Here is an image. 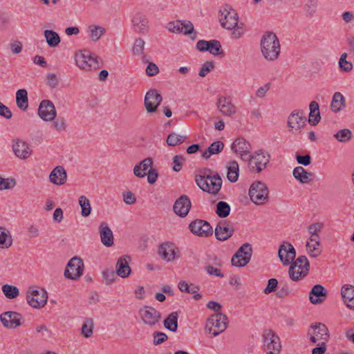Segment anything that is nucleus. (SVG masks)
<instances>
[{
  "label": "nucleus",
  "instance_id": "29",
  "mask_svg": "<svg viewBox=\"0 0 354 354\" xmlns=\"http://www.w3.org/2000/svg\"><path fill=\"white\" fill-rule=\"evenodd\" d=\"M149 21L147 17L141 13H137L132 19V24L135 31L145 34L149 28Z\"/></svg>",
  "mask_w": 354,
  "mask_h": 354
},
{
  "label": "nucleus",
  "instance_id": "63",
  "mask_svg": "<svg viewBox=\"0 0 354 354\" xmlns=\"http://www.w3.org/2000/svg\"><path fill=\"white\" fill-rule=\"evenodd\" d=\"M122 197L124 202L127 205H133L136 201L135 194L130 191L123 193Z\"/></svg>",
  "mask_w": 354,
  "mask_h": 354
},
{
  "label": "nucleus",
  "instance_id": "21",
  "mask_svg": "<svg viewBox=\"0 0 354 354\" xmlns=\"http://www.w3.org/2000/svg\"><path fill=\"white\" fill-rule=\"evenodd\" d=\"M162 100V95L156 89L147 91L145 97V105L147 112H155Z\"/></svg>",
  "mask_w": 354,
  "mask_h": 354
},
{
  "label": "nucleus",
  "instance_id": "48",
  "mask_svg": "<svg viewBox=\"0 0 354 354\" xmlns=\"http://www.w3.org/2000/svg\"><path fill=\"white\" fill-rule=\"evenodd\" d=\"M230 212V205L225 201H219L216 204V213L220 218H226Z\"/></svg>",
  "mask_w": 354,
  "mask_h": 354
},
{
  "label": "nucleus",
  "instance_id": "60",
  "mask_svg": "<svg viewBox=\"0 0 354 354\" xmlns=\"http://www.w3.org/2000/svg\"><path fill=\"white\" fill-rule=\"evenodd\" d=\"M153 336V344L158 345L165 342L167 339V335L162 332H154Z\"/></svg>",
  "mask_w": 354,
  "mask_h": 354
},
{
  "label": "nucleus",
  "instance_id": "12",
  "mask_svg": "<svg viewBox=\"0 0 354 354\" xmlns=\"http://www.w3.org/2000/svg\"><path fill=\"white\" fill-rule=\"evenodd\" d=\"M138 315L142 323L149 327H153L161 319V313L155 308L149 306H144L138 310Z\"/></svg>",
  "mask_w": 354,
  "mask_h": 354
},
{
  "label": "nucleus",
  "instance_id": "13",
  "mask_svg": "<svg viewBox=\"0 0 354 354\" xmlns=\"http://www.w3.org/2000/svg\"><path fill=\"white\" fill-rule=\"evenodd\" d=\"M84 262L80 257H74L70 259L64 270L66 279L76 280L83 274Z\"/></svg>",
  "mask_w": 354,
  "mask_h": 354
},
{
  "label": "nucleus",
  "instance_id": "20",
  "mask_svg": "<svg viewBox=\"0 0 354 354\" xmlns=\"http://www.w3.org/2000/svg\"><path fill=\"white\" fill-rule=\"evenodd\" d=\"M234 231L233 225L229 221H221L215 228V236L219 241H225L231 237Z\"/></svg>",
  "mask_w": 354,
  "mask_h": 354
},
{
  "label": "nucleus",
  "instance_id": "25",
  "mask_svg": "<svg viewBox=\"0 0 354 354\" xmlns=\"http://www.w3.org/2000/svg\"><path fill=\"white\" fill-rule=\"evenodd\" d=\"M216 105L219 111L225 116L232 117L236 113V107L229 97H218Z\"/></svg>",
  "mask_w": 354,
  "mask_h": 354
},
{
  "label": "nucleus",
  "instance_id": "14",
  "mask_svg": "<svg viewBox=\"0 0 354 354\" xmlns=\"http://www.w3.org/2000/svg\"><path fill=\"white\" fill-rule=\"evenodd\" d=\"M306 118L302 111H293L288 118V127L293 133H299L301 129L306 125Z\"/></svg>",
  "mask_w": 354,
  "mask_h": 354
},
{
  "label": "nucleus",
  "instance_id": "52",
  "mask_svg": "<svg viewBox=\"0 0 354 354\" xmlns=\"http://www.w3.org/2000/svg\"><path fill=\"white\" fill-rule=\"evenodd\" d=\"M341 295L344 301L346 300L353 299L354 286L352 285L345 284L342 288Z\"/></svg>",
  "mask_w": 354,
  "mask_h": 354
},
{
  "label": "nucleus",
  "instance_id": "57",
  "mask_svg": "<svg viewBox=\"0 0 354 354\" xmlns=\"http://www.w3.org/2000/svg\"><path fill=\"white\" fill-rule=\"evenodd\" d=\"M214 68V64L213 62H205L198 73V75L201 77H205L210 71H212Z\"/></svg>",
  "mask_w": 354,
  "mask_h": 354
},
{
  "label": "nucleus",
  "instance_id": "36",
  "mask_svg": "<svg viewBox=\"0 0 354 354\" xmlns=\"http://www.w3.org/2000/svg\"><path fill=\"white\" fill-rule=\"evenodd\" d=\"M16 103L19 109L26 111L28 107V93L26 89H19L16 93Z\"/></svg>",
  "mask_w": 354,
  "mask_h": 354
},
{
  "label": "nucleus",
  "instance_id": "19",
  "mask_svg": "<svg viewBox=\"0 0 354 354\" xmlns=\"http://www.w3.org/2000/svg\"><path fill=\"white\" fill-rule=\"evenodd\" d=\"M12 142V150L17 158L26 160L31 156L32 149L26 142L19 138L14 139Z\"/></svg>",
  "mask_w": 354,
  "mask_h": 354
},
{
  "label": "nucleus",
  "instance_id": "44",
  "mask_svg": "<svg viewBox=\"0 0 354 354\" xmlns=\"http://www.w3.org/2000/svg\"><path fill=\"white\" fill-rule=\"evenodd\" d=\"M78 203L81 207V214L84 217H87L91 214V207L89 200L85 196L79 197Z\"/></svg>",
  "mask_w": 354,
  "mask_h": 354
},
{
  "label": "nucleus",
  "instance_id": "18",
  "mask_svg": "<svg viewBox=\"0 0 354 354\" xmlns=\"http://www.w3.org/2000/svg\"><path fill=\"white\" fill-rule=\"evenodd\" d=\"M278 255L280 261L284 266L292 263L296 256V251L293 245L288 242H285L279 246Z\"/></svg>",
  "mask_w": 354,
  "mask_h": 354
},
{
  "label": "nucleus",
  "instance_id": "6",
  "mask_svg": "<svg viewBox=\"0 0 354 354\" xmlns=\"http://www.w3.org/2000/svg\"><path fill=\"white\" fill-rule=\"evenodd\" d=\"M292 263L289 268L288 274L292 281H298L308 274L310 263L306 256H299Z\"/></svg>",
  "mask_w": 354,
  "mask_h": 354
},
{
  "label": "nucleus",
  "instance_id": "2",
  "mask_svg": "<svg viewBox=\"0 0 354 354\" xmlns=\"http://www.w3.org/2000/svg\"><path fill=\"white\" fill-rule=\"evenodd\" d=\"M261 51L265 59L269 62L277 60L281 53L279 40L273 32H265L261 39Z\"/></svg>",
  "mask_w": 354,
  "mask_h": 354
},
{
  "label": "nucleus",
  "instance_id": "37",
  "mask_svg": "<svg viewBox=\"0 0 354 354\" xmlns=\"http://www.w3.org/2000/svg\"><path fill=\"white\" fill-rule=\"evenodd\" d=\"M235 254L241 256L243 263H248L252 254V245L248 243H245L239 248Z\"/></svg>",
  "mask_w": 354,
  "mask_h": 354
},
{
  "label": "nucleus",
  "instance_id": "45",
  "mask_svg": "<svg viewBox=\"0 0 354 354\" xmlns=\"http://www.w3.org/2000/svg\"><path fill=\"white\" fill-rule=\"evenodd\" d=\"M94 324L91 318H86L82 326L81 334L86 338L92 336L93 333Z\"/></svg>",
  "mask_w": 354,
  "mask_h": 354
},
{
  "label": "nucleus",
  "instance_id": "17",
  "mask_svg": "<svg viewBox=\"0 0 354 354\" xmlns=\"http://www.w3.org/2000/svg\"><path fill=\"white\" fill-rule=\"evenodd\" d=\"M38 115L44 121L51 122L57 115L54 104L48 100H43L38 108Z\"/></svg>",
  "mask_w": 354,
  "mask_h": 354
},
{
  "label": "nucleus",
  "instance_id": "1",
  "mask_svg": "<svg viewBox=\"0 0 354 354\" xmlns=\"http://www.w3.org/2000/svg\"><path fill=\"white\" fill-rule=\"evenodd\" d=\"M219 12L221 26L227 30H234L232 37L239 39L243 34L244 28L243 24L239 23V15L236 10L230 6H226Z\"/></svg>",
  "mask_w": 354,
  "mask_h": 354
},
{
  "label": "nucleus",
  "instance_id": "28",
  "mask_svg": "<svg viewBox=\"0 0 354 354\" xmlns=\"http://www.w3.org/2000/svg\"><path fill=\"white\" fill-rule=\"evenodd\" d=\"M99 233L101 241L106 247H111L113 243V234L106 222H102L99 225Z\"/></svg>",
  "mask_w": 354,
  "mask_h": 354
},
{
  "label": "nucleus",
  "instance_id": "34",
  "mask_svg": "<svg viewBox=\"0 0 354 354\" xmlns=\"http://www.w3.org/2000/svg\"><path fill=\"white\" fill-rule=\"evenodd\" d=\"M319 108V104L317 102L313 101L310 103V113L308 117V122L312 126H315L320 121L321 116Z\"/></svg>",
  "mask_w": 354,
  "mask_h": 354
},
{
  "label": "nucleus",
  "instance_id": "16",
  "mask_svg": "<svg viewBox=\"0 0 354 354\" xmlns=\"http://www.w3.org/2000/svg\"><path fill=\"white\" fill-rule=\"evenodd\" d=\"M196 48L201 52L208 51L214 56L224 55L221 42L216 39L210 41L199 40L196 43Z\"/></svg>",
  "mask_w": 354,
  "mask_h": 354
},
{
  "label": "nucleus",
  "instance_id": "7",
  "mask_svg": "<svg viewBox=\"0 0 354 354\" xmlns=\"http://www.w3.org/2000/svg\"><path fill=\"white\" fill-rule=\"evenodd\" d=\"M227 317L221 313L212 315L207 320L206 330L216 337L223 332L227 328Z\"/></svg>",
  "mask_w": 354,
  "mask_h": 354
},
{
  "label": "nucleus",
  "instance_id": "59",
  "mask_svg": "<svg viewBox=\"0 0 354 354\" xmlns=\"http://www.w3.org/2000/svg\"><path fill=\"white\" fill-rule=\"evenodd\" d=\"M11 245V241L8 239V234L4 230L0 228V247L2 248H8Z\"/></svg>",
  "mask_w": 354,
  "mask_h": 354
},
{
  "label": "nucleus",
  "instance_id": "4",
  "mask_svg": "<svg viewBox=\"0 0 354 354\" xmlns=\"http://www.w3.org/2000/svg\"><path fill=\"white\" fill-rule=\"evenodd\" d=\"M75 62L80 68L90 71L99 68L102 64V59L89 51L82 50L75 54Z\"/></svg>",
  "mask_w": 354,
  "mask_h": 354
},
{
  "label": "nucleus",
  "instance_id": "8",
  "mask_svg": "<svg viewBox=\"0 0 354 354\" xmlns=\"http://www.w3.org/2000/svg\"><path fill=\"white\" fill-rule=\"evenodd\" d=\"M268 188L261 181L254 182L250 187L249 196L252 202L260 205L268 201Z\"/></svg>",
  "mask_w": 354,
  "mask_h": 354
},
{
  "label": "nucleus",
  "instance_id": "23",
  "mask_svg": "<svg viewBox=\"0 0 354 354\" xmlns=\"http://www.w3.org/2000/svg\"><path fill=\"white\" fill-rule=\"evenodd\" d=\"M250 144L243 138H236L232 145V150L239 155L243 160L250 155Z\"/></svg>",
  "mask_w": 354,
  "mask_h": 354
},
{
  "label": "nucleus",
  "instance_id": "50",
  "mask_svg": "<svg viewBox=\"0 0 354 354\" xmlns=\"http://www.w3.org/2000/svg\"><path fill=\"white\" fill-rule=\"evenodd\" d=\"M193 24L188 20H182V32L185 35H190L191 39H195L196 37V32L194 31Z\"/></svg>",
  "mask_w": 354,
  "mask_h": 354
},
{
  "label": "nucleus",
  "instance_id": "43",
  "mask_svg": "<svg viewBox=\"0 0 354 354\" xmlns=\"http://www.w3.org/2000/svg\"><path fill=\"white\" fill-rule=\"evenodd\" d=\"M317 6L318 0H306L303 8L306 17H313L316 13Z\"/></svg>",
  "mask_w": 354,
  "mask_h": 354
},
{
  "label": "nucleus",
  "instance_id": "10",
  "mask_svg": "<svg viewBox=\"0 0 354 354\" xmlns=\"http://www.w3.org/2000/svg\"><path fill=\"white\" fill-rule=\"evenodd\" d=\"M48 299V293L44 289L40 290L29 288L26 292L27 303L34 308H41L44 307Z\"/></svg>",
  "mask_w": 354,
  "mask_h": 354
},
{
  "label": "nucleus",
  "instance_id": "58",
  "mask_svg": "<svg viewBox=\"0 0 354 354\" xmlns=\"http://www.w3.org/2000/svg\"><path fill=\"white\" fill-rule=\"evenodd\" d=\"M118 275L113 270H106L102 272V276L107 285L111 284L115 281Z\"/></svg>",
  "mask_w": 354,
  "mask_h": 354
},
{
  "label": "nucleus",
  "instance_id": "54",
  "mask_svg": "<svg viewBox=\"0 0 354 354\" xmlns=\"http://www.w3.org/2000/svg\"><path fill=\"white\" fill-rule=\"evenodd\" d=\"M306 247L309 255L311 257H317L322 253V250L319 246H317V245L315 243H311L310 242L308 241L306 244Z\"/></svg>",
  "mask_w": 354,
  "mask_h": 354
},
{
  "label": "nucleus",
  "instance_id": "55",
  "mask_svg": "<svg viewBox=\"0 0 354 354\" xmlns=\"http://www.w3.org/2000/svg\"><path fill=\"white\" fill-rule=\"evenodd\" d=\"M167 30L173 33H180L182 32V20L170 21L167 25Z\"/></svg>",
  "mask_w": 354,
  "mask_h": 354
},
{
  "label": "nucleus",
  "instance_id": "9",
  "mask_svg": "<svg viewBox=\"0 0 354 354\" xmlns=\"http://www.w3.org/2000/svg\"><path fill=\"white\" fill-rule=\"evenodd\" d=\"M264 350L266 354H279L281 344L279 337L272 329H266L263 333Z\"/></svg>",
  "mask_w": 354,
  "mask_h": 354
},
{
  "label": "nucleus",
  "instance_id": "61",
  "mask_svg": "<svg viewBox=\"0 0 354 354\" xmlns=\"http://www.w3.org/2000/svg\"><path fill=\"white\" fill-rule=\"evenodd\" d=\"M278 281L276 279H270L268 281L266 288L264 289V293L268 295L275 290L277 287Z\"/></svg>",
  "mask_w": 354,
  "mask_h": 354
},
{
  "label": "nucleus",
  "instance_id": "15",
  "mask_svg": "<svg viewBox=\"0 0 354 354\" xmlns=\"http://www.w3.org/2000/svg\"><path fill=\"white\" fill-rule=\"evenodd\" d=\"M190 231L202 237H208L212 235L213 229L210 224L204 220L196 219L190 223L189 225Z\"/></svg>",
  "mask_w": 354,
  "mask_h": 354
},
{
  "label": "nucleus",
  "instance_id": "40",
  "mask_svg": "<svg viewBox=\"0 0 354 354\" xmlns=\"http://www.w3.org/2000/svg\"><path fill=\"white\" fill-rule=\"evenodd\" d=\"M44 35L50 47L55 48L57 46L61 41L59 35L53 30H46L44 32Z\"/></svg>",
  "mask_w": 354,
  "mask_h": 354
},
{
  "label": "nucleus",
  "instance_id": "56",
  "mask_svg": "<svg viewBox=\"0 0 354 354\" xmlns=\"http://www.w3.org/2000/svg\"><path fill=\"white\" fill-rule=\"evenodd\" d=\"M15 185L16 181L14 178H3L0 176V190L12 189Z\"/></svg>",
  "mask_w": 354,
  "mask_h": 354
},
{
  "label": "nucleus",
  "instance_id": "38",
  "mask_svg": "<svg viewBox=\"0 0 354 354\" xmlns=\"http://www.w3.org/2000/svg\"><path fill=\"white\" fill-rule=\"evenodd\" d=\"M224 147V144L221 141H216L212 142L210 146L203 153L202 156L208 159L212 155L219 153Z\"/></svg>",
  "mask_w": 354,
  "mask_h": 354
},
{
  "label": "nucleus",
  "instance_id": "30",
  "mask_svg": "<svg viewBox=\"0 0 354 354\" xmlns=\"http://www.w3.org/2000/svg\"><path fill=\"white\" fill-rule=\"evenodd\" d=\"M326 290L322 285L317 284L313 287L309 293V299L313 304L323 302L326 297Z\"/></svg>",
  "mask_w": 354,
  "mask_h": 354
},
{
  "label": "nucleus",
  "instance_id": "51",
  "mask_svg": "<svg viewBox=\"0 0 354 354\" xmlns=\"http://www.w3.org/2000/svg\"><path fill=\"white\" fill-rule=\"evenodd\" d=\"M89 28L91 32L90 37L93 41H98L105 32V28L100 26H91Z\"/></svg>",
  "mask_w": 354,
  "mask_h": 354
},
{
  "label": "nucleus",
  "instance_id": "47",
  "mask_svg": "<svg viewBox=\"0 0 354 354\" xmlns=\"http://www.w3.org/2000/svg\"><path fill=\"white\" fill-rule=\"evenodd\" d=\"M186 139V136L178 135L172 132L167 136L166 142L169 146L174 147L184 142Z\"/></svg>",
  "mask_w": 354,
  "mask_h": 354
},
{
  "label": "nucleus",
  "instance_id": "39",
  "mask_svg": "<svg viewBox=\"0 0 354 354\" xmlns=\"http://www.w3.org/2000/svg\"><path fill=\"white\" fill-rule=\"evenodd\" d=\"M345 106V98L339 92H335L333 96L330 104L331 110L335 112H339L342 107Z\"/></svg>",
  "mask_w": 354,
  "mask_h": 354
},
{
  "label": "nucleus",
  "instance_id": "3",
  "mask_svg": "<svg viewBox=\"0 0 354 354\" xmlns=\"http://www.w3.org/2000/svg\"><path fill=\"white\" fill-rule=\"evenodd\" d=\"M195 181L197 185L203 191L216 195L221 190L222 180L218 174L213 176L196 175Z\"/></svg>",
  "mask_w": 354,
  "mask_h": 354
},
{
  "label": "nucleus",
  "instance_id": "11",
  "mask_svg": "<svg viewBox=\"0 0 354 354\" xmlns=\"http://www.w3.org/2000/svg\"><path fill=\"white\" fill-rule=\"evenodd\" d=\"M310 342L316 344L321 342H327L329 339V332L326 326L322 323L312 324L307 333Z\"/></svg>",
  "mask_w": 354,
  "mask_h": 354
},
{
  "label": "nucleus",
  "instance_id": "22",
  "mask_svg": "<svg viewBox=\"0 0 354 354\" xmlns=\"http://www.w3.org/2000/svg\"><path fill=\"white\" fill-rule=\"evenodd\" d=\"M21 315L14 311L5 312L0 316L1 323L7 328H15L19 326L21 324Z\"/></svg>",
  "mask_w": 354,
  "mask_h": 354
},
{
  "label": "nucleus",
  "instance_id": "62",
  "mask_svg": "<svg viewBox=\"0 0 354 354\" xmlns=\"http://www.w3.org/2000/svg\"><path fill=\"white\" fill-rule=\"evenodd\" d=\"M205 271L210 275H214L218 277H224V274L221 270L217 268H214L212 265H208L205 268Z\"/></svg>",
  "mask_w": 354,
  "mask_h": 354
},
{
  "label": "nucleus",
  "instance_id": "46",
  "mask_svg": "<svg viewBox=\"0 0 354 354\" xmlns=\"http://www.w3.org/2000/svg\"><path fill=\"white\" fill-rule=\"evenodd\" d=\"M6 297L9 299L17 298L19 295V290L17 287L9 284H5L1 288Z\"/></svg>",
  "mask_w": 354,
  "mask_h": 354
},
{
  "label": "nucleus",
  "instance_id": "26",
  "mask_svg": "<svg viewBox=\"0 0 354 354\" xmlns=\"http://www.w3.org/2000/svg\"><path fill=\"white\" fill-rule=\"evenodd\" d=\"M49 180L56 185H63L67 180V173L63 166H57L49 175Z\"/></svg>",
  "mask_w": 354,
  "mask_h": 354
},
{
  "label": "nucleus",
  "instance_id": "24",
  "mask_svg": "<svg viewBox=\"0 0 354 354\" xmlns=\"http://www.w3.org/2000/svg\"><path fill=\"white\" fill-rule=\"evenodd\" d=\"M192 206L189 197L186 195L180 196L174 203V212L180 217H185L189 213Z\"/></svg>",
  "mask_w": 354,
  "mask_h": 354
},
{
  "label": "nucleus",
  "instance_id": "49",
  "mask_svg": "<svg viewBox=\"0 0 354 354\" xmlns=\"http://www.w3.org/2000/svg\"><path fill=\"white\" fill-rule=\"evenodd\" d=\"M347 57L346 53H342L338 62L340 70L346 73L351 71L353 68L352 62L346 60Z\"/></svg>",
  "mask_w": 354,
  "mask_h": 354
},
{
  "label": "nucleus",
  "instance_id": "42",
  "mask_svg": "<svg viewBox=\"0 0 354 354\" xmlns=\"http://www.w3.org/2000/svg\"><path fill=\"white\" fill-rule=\"evenodd\" d=\"M333 137L339 142L346 143L352 140L353 133L349 129L345 128L337 131Z\"/></svg>",
  "mask_w": 354,
  "mask_h": 354
},
{
  "label": "nucleus",
  "instance_id": "35",
  "mask_svg": "<svg viewBox=\"0 0 354 354\" xmlns=\"http://www.w3.org/2000/svg\"><path fill=\"white\" fill-rule=\"evenodd\" d=\"M178 313L177 312L171 313L163 322L165 328L171 332H176L178 330Z\"/></svg>",
  "mask_w": 354,
  "mask_h": 354
},
{
  "label": "nucleus",
  "instance_id": "64",
  "mask_svg": "<svg viewBox=\"0 0 354 354\" xmlns=\"http://www.w3.org/2000/svg\"><path fill=\"white\" fill-rule=\"evenodd\" d=\"M47 84L52 88L57 86L59 81L55 73H49L46 76Z\"/></svg>",
  "mask_w": 354,
  "mask_h": 354
},
{
  "label": "nucleus",
  "instance_id": "27",
  "mask_svg": "<svg viewBox=\"0 0 354 354\" xmlns=\"http://www.w3.org/2000/svg\"><path fill=\"white\" fill-rule=\"evenodd\" d=\"M177 248L173 243L167 242L161 244L158 248V254L167 261H172L176 258V250Z\"/></svg>",
  "mask_w": 354,
  "mask_h": 354
},
{
  "label": "nucleus",
  "instance_id": "32",
  "mask_svg": "<svg viewBox=\"0 0 354 354\" xmlns=\"http://www.w3.org/2000/svg\"><path fill=\"white\" fill-rule=\"evenodd\" d=\"M153 160L151 158H147L139 164L136 165L133 168V174L139 178H142L147 175V171L149 168H151Z\"/></svg>",
  "mask_w": 354,
  "mask_h": 354
},
{
  "label": "nucleus",
  "instance_id": "41",
  "mask_svg": "<svg viewBox=\"0 0 354 354\" xmlns=\"http://www.w3.org/2000/svg\"><path fill=\"white\" fill-rule=\"evenodd\" d=\"M239 167L238 162L235 160L230 162L227 174L228 180L232 183L236 182L239 178Z\"/></svg>",
  "mask_w": 354,
  "mask_h": 354
},
{
  "label": "nucleus",
  "instance_id": "33",
  "mask_svg": "<svg viewBox=\"0 0 354 354\" xmlns=\"http://www.w3.org/2000/svg\"><path fill=\"white\" fill-rule=\"evenodd\" d=\"M292 175L301 183H308L312 180V174L306 171L301 166L296 167L293 169Z\"/></svg>",
  "mask_w": 354,
  "mask_h": 354
},
{
  "label": "nucleus",
  "instance_id": "31",
  "mask_svg": "<svg viewBox=\"0 0 354 354\" xmlns=\"http://www.w3.org/2000/svg\"><path fill=\"white\" fill-rule=\"evenodd\" d=\"M129 257L122 256L120 257L115 266L116 274L122 277L126 278L131 274V269L129 266Z\"/></svg>",
  "mask_w": 354,
  "mask_h": 354
},
{
  "label": "nucleus",
  "instance_id": "5",
  "mask_svg": "<svg viewBox=\"0 0 354 354\" xmlns=\"http://www.w3.org/2000/svg\"><path fill=\"white\" fill-rule=\"evenodd\" d=\"M270 160V154L261 149L250 154L245 161L248 162V167L252 173H260L266 168Z\"/></svg>",
  "mask_w": 354,
  "mask_h": 354
},
{
  "label": "nucleus",
  "instance_id": "53",
  "mask_svg": "<svg viewBox=\"0 0 354 354\" xmlns=\"http://www.w3.org/2000/svg\"><path fill=\"white\" fill-rule=\"evenodd\" d=\"M145 41L141 38H138L135 40L133 47V54L135 55H142L145 48Z\"/></svg>",
  "mask_w": 354,
  "mask_h": 354
}]
</instances>
